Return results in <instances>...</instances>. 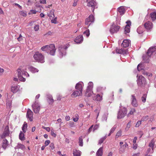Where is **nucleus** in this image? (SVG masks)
<instances>
[{"label":"nucleus","instance_id":"nucleus-1","mask_svg":"<svg viewBox=\"0 0 156 156\" xmlns=\"http://www.w3.org/2000/svg\"><path fill=\"white\" fill-rule=\"evenodd\" d=\"M41 49L42 51H46L52 55H54L56 51L55 46L53 44L43 46Z\"/></svg>","mask_w":156,"mask_h":156},{"label":"nucleus","instance_id":"nucleus-2","mask_svg":"<svg viewBox=\"0 0 156 156\" xmlns=\"http://www.w3.org/2000/svg\"><path fill=\"white\" fill-rule=\"evenodd\" d=\"M33 57L36 62L43 63L44 62V57L41 53L36 52L34 55Z\"/></svg>","mask_w":156,"mask_h":156},{"label":"nucleus","instance_id":"nucleus-3","mask_svg":"<svg viewBox=\"0 0 156 156\" xmlns=\"http://www.w3.org/2000/svg\"><path fill=\"white\" fill-rule=\"evenodd\" d=\"M17 71L18 73V78L20 81H25V79L22 76L23 75L26 76H29V74L28 73L26 72L24 70H21L20 69H18Z\"/></svg>","mask_w":156,"mask_h":156},{"label":"nucleus","instance_id":"nucleus-4","mask_svg":"<svg viewBox=\"0 0 156 156\" xmlns=\"http://www.w3.org/2000/svg\"><path fill=\"white\" fill-rule=\"evenodd\" d=\"M93 87V83L91 82H90L88 83V86L87 87L86 91L85 93V96L87 97H90L92 94L93 93L92 91Z\"/></svg>","mask_w":156,"mask_h":156},{"label":"nucleus","instance_id":"nucleus-5","mask_svg":"<svg viewBox=\"0 0 156 156\" xmlns=\"http://www.w3.org/2000/svg\"><path fill=\"white\" fill-rule=\"evenodd\" d=\"M127 113V110L126 108H123L122 109L120 108L117 115V118L120 119L124 117Z\"/></svg>","mask_w":156,"mask_h":156},{"label":"nucleus","instance_id":"nucleus-6","mask_svg":"<svg viewBox=\"0 0 156 156\" xmlns=\"http://www.w3.org/2000/svg\"><path fill=\"white\" fill-rule=\"evenodd\" d=\"M69 45V44H67L66 46H60L58 48L60 55L61 57H62L63 55H65L66 53V50Z\"/></svg>","mask_w":156,"mask_h":156},{"label":"nucleus","instance_id":"nucleus-7","mask_svg":"<svg viewBox=\"0 0 156 156\" xmlns=\"http://www.w3.org/2000/svg\"><path fill=\"white\" fill-rule=\"evenodd\" d=\"M138 78L137 81V84L139 86H141L143 84H144L145 83L146 81L145 78L141 75H140L138 76H137Z\"/></svg>","mask_w":156,"mask_h":156},{"label":"nucleus","instance_id":"nucleus-8","mask_svg":"<svg viewBox=\"0 0 156 156\" xmlns=\"http://www.w3.org/2000/svg\"><path fill=\"white\" fill-rule=\"evenodd\" d=\"M94 16L93 15H90L88 18L86 19L85 24L89 27L91 23L94 22Z\"/></svg>","mask_w":156,"mask_h":156},{"label":"nucleus","instance_id":"nucleus-9","mask_svg":"<svg viewBox=\"0 0 156 156\" xmlns=\"http://www.w3.org/2000/svg\"><path fill=\"white\" fill-rule=\"evenodd\" d=\"M32 107L35 113H39L40 110V106L38 102L35 101V103L32 105Z\"/></svg>","mask_w":156,"mask_h":156},{"label":"nucleus","instance_id":"nucleus-10","mask_svg":"<svg viewBox=\"0 0 156 156\" xmlns=\"http://www.w3.org/2000/svg\"><path fill=\"white\" fill-rule=\"evenodd\" d=\"M9 128L8 126H7L5 127L3 133L1 136L2 138H4L5 137L9 136Z\"/></svg>","mask_w":156,"mask_h":156},{"label":"nucleus","instance_id":"nucleus-11","mask_svg":"<svg viewBox=\"0 0 156 156\" xmlns=\"http://www.w3.org/2000/svg\"><path fill=\"white\" fill-rule=\"evenodd\" d=\"M119 26L115 25H112L110 29V31L112 34L116 33L119 29Z\"/></svg>","mask_w":156,"mask_h":156},{"label":"nucleus","instance_id":"nucleus-12","mask_svg":"<svg viewBox=\"0 0 156 156\" xmlns=\"http://www.w3.org/2000/svg\"><path fill=\"white\" fill-rule=\"evenodd\" d=\"M33 112L29 109H28L27 112L26 117L31 122L33 121Z\"/></svg>","mask_w":156,"mask_h":156},{"label":"nucleus","instance_id":"nucleus-13","mask_svg":"<svg viewBox=\"0 0 156 156\" xmlns=\"http://www.w3.org/2000/svg\"><path fill=\"white\" fill-rule=\"evenodd\" d=\"M131 104L134 107H137L138 104L134 95H132L131 96Z\"/></svg>","mask_w":156,"mask_h":156},{"label":"nucleus","instance_id":"nucleus-14","mask_svg":"<svg viewBox=\"0 0 156 156\" xmlns=\"http://www.w3.org/2000/svg\"><path fill=\"white\" fill-rule=\"evenodd\" d=\"M82 95V93L81 91L76 90L73 91L71 95L72 98H75L78 96H81Z\"/></svg>","mask_w":156,"mask_h":156},{"label":"nucleus","instance_id":"nucleus-15","mask_svg":"<svg viewBox=\"0 0 156 156\" xmlns=\"http://www.w3.org/2000/svg\"><path fill=\"white\" fill-rule=\"evenodd\" d=\"M83 82H79L77 83L75 86V89L76 90L81 92L82 93L83 91Z\"/></svg>","mask_w":156,"mask_h":156},{"label":"nucleus","instance_id":"nucleus-16","mask_svg":"<svg viewBox=\"0 0 156 156\" xmlns=\"http://www.w3.org/2000/svg\"><path fill=\"white\" fill-rule=\"evenodd\" d=\"M144 26L147 30H150L152 28V23L151 22L148 21L144 23Z\"/></svg>","mask_w":156,"mask_h":156},{"label":"nucleus","instance_id":"nucleus-17","mask_svg":"<svg viewBox=\"0 0 156 156\" xmlns=\"http://www.w3.org/2000/svg\"><path fill=\"white\" fill-rule=\"evenodd\" d=\"M83 38L82 35H80L77 36L74 39V41L77 43H81L83 41Z\"/></svg>","mask_w":156,"mask_h":156},{"label":"nucleus","instance_id":"nucleus-18","mask_svg":"<svg viewBox=\"0 0 156 156\" xmlns=\"http://www.w3.org/2000/svg\"><path fill=\"white\" fill-rule=\"evenodd\" d=\"M127 24L125 28V33L126 34L127 33H129L130 32V25H131V22L129 21H128L126 22Z\"/></svg>","mask_w":156,"mask_h":156},{"label":"nucleus","instance_id":"nucleus-19","mask_svg":"<svg viewBox=\"0 0 156 156\" xmlns=\"http://www.w3.org/2000/svg\"><path fill=\"white\" fill-rule=\"evenodd\" d=\"M87 6L89 7H91L92 8V11L93 12L94 10V3L93 0H87Z\"/></svg>","mask_w":156,"mask_h":156},{"label":"nucleus","instance_id":"nucleus-20","mask_svg":"<svg viewBox=\"0 0 156 156\" xmlns=\"http://www.w3.org/2000/svg\"><path fill=\"white\" fill-rule=\"evenodd\" d=\"M156 50V48L154 47L150 48L147 52V55L149 56H151L154 52Z\"/></svg>","mask_w":156,"mask_h":156},{"label":"nucleus","instance_id":"nucleus-21","mask_svg":"<svg viewBox=\"0 0 156 156\" xmlns=\"http://www.w3.org/2000/svg\"><path fill=\"white\" fill-rule=\"evenodd\" d=\"M9 145V144L8 140L6 139H4L3 140L2 147L5 150Z\"/></svg>","mask_w":156,"mask_h":156},{"label":"nucleus","instance_id":"nucleus-22","mask_svg":"<svg viewBox=\"0 0 156 156\" xmlns=\"http://www.w3.org/2000/svg\"><path fill=\"white\" fill-rule=\"evenodd\" d=\"M130 41L128 40H124L122 44V46L124 48H126L129 46Z\"/></svg>","mask_w":156,"mask_h":156},{"label":"nucleus","instance_id":"nucleus-23","mask_svg":"<svg viewBox=\"0 0 156 156\" xmlns=\"http://www.w3.org/2000/svg\"><path fill=\"white\" fill-rule=\"evenodd\" d=\"M19 86H12L11 88V91L13 93H16L19 90Z\"/></svg>","mask_w":156,"mask_h":156},{"label":"nucleus","instance_id":"nucleus-24","mask_svg":"<svg viewBox=\"0 0 156 156\" xmlns=\"http://www.w3.org/2000/svg\"><path fill=\"white\" fill-rule=\"evenodd\" d=\"M97 156H102L103 154V147H101L99 148L96 153Z\"/></svg>","mask_w":156,"mask_h":156},{"label":"nucleus","instance_id":"nucleus-25","mask_svg":"<svg viewBox=\"0 0 156 156\" xmlns=\"http://www.w3.org/2000/svg\"><path fill=\"white\" fill-rule=\"evenodd\" d=\"M144 31V29L143 28V27L142 26H140L139 27L137 30V32L139 34H142Z\"/></svg>","mask_w":156,"mask_h":156},{"label":"nucleus","instance_id":"nucleus-26","mask_svg":"<svg viewBox=\"0 0 156 156\" xmlns=\"http://www.w3.org/2000/svg\"><path fill=\"white\" fill-rule=\"evenodd\" d=\"M151 56H149L147 54L145 55H144L143 56V60L144 61V62H148L149 59Z\"/></svg>","mask_w":156,"mask_h":156},{"label":"nucleus","instance_id":"nucleus-27","mask_svg":"<svg viewBox=\"0 0 156 156\" xmlns=\"http://www.w3.org/2000/svg\"><path fill=\"white\" fill-rule=\"evenodd\" d=\"M118 11L120 13V15H122L124 14L125 10L123 7H120L119 8Z\"/></svg>","mask_w":156,"mask_h":156},{"label":"nucleus","instance_id":"nucleus-28","mask_svg":"<svg viewBox=\"0 0 156 156\" xmlns=\"http://www.w3.org/2000/svg\"><path fill=\"white\" fill-rule=\"evenodd\" d=\"M81 152L79 150L76 149L74 150L73 152V156H80Z\"/></svg>","mask_w":156,"mask_h":156},{"label":"nucleus","instance_id":"nucleus-29","mask_svg":"<svg viewBox=\"0 0 156 156\" xmlns=\"http://www.w3.org/2000/svg\"><path fill=\"white\" fill-rule=\"evenodd\" d=\"M24 136V133H22V131H20L19 135V138L20 139L21 141L24 140H25Z\"/></svg>","mask_w":156,"mask_h":156},{"label":"nucleus","instance_id":"nucleus-30","mask_svg":"<svg viewBox=\"0 0 156 156\" xmlns=\"http://www.w3.org/2000/svg\"><path fill=\"white\" fill-rule=\"evenodd\" d=\"M28 69L30 71L33 73H35L38 71V69L31 66L29 67Z\"/></svg>","mask_w":156,"mask_h":156},{"label":"nucleus","instance_id":"nucleus-31","mask_svg":"<svg viewBox=\"0 0 156 156\" xmlns=\"http://www.w3.org/2000/svg\"><path fill=\"white\" fill-rule=\"evenodd\" d=\"M27 122H25L22 128V130L24 133H25L26 132V131L27 129Z\"/></svg>","mask_w":156,"mask_h":156},{"label":"nucleus","instance_id":"nucleus-32","mask_svg":"<svg viewBox=\"0 0 156 156\" xmlns=\"http://www.w3.org/2000/svg\"><path fill=\"white\" fill-rule=\"evenodd\" d=\"M94 99L98 101H100L102 100V96H101L99 94H97L95 96V99Z\"/></svg>","mask_w":156,"mask_h":156},{"label":"nucleus","instance_id":"nucleus-33","mask_svg":"<svg viewBox=\"0 0 156 156\" xmlns=\"http://www.w3.org/2000/svg\"><path fill=\"white\" fill-rule=\"evenodd\" d=\"M15 148H17V149H21L22 150H24L25 148V146L21 144H18L16 146V147H15Z\"/></svg>","mask_w":156,"mask_h":156},{"label":"nucleus","instance_id":"nucleus-34","mask_svg":"<svg viewBox=\"0 0 156 156\" xmlns=\"http://www.w3.org/2000/svg\"><path fill=\"white\" fill-rule=\"evenodd\" d=\"M47 98L49 100V101L48 102L50 104L51 103H53L54 102V100L52 98V96L51 95L49 94H47Z\"/></svg>","mask_w":156,"mask_h":156},{"label":"nucleus","instance_id":"nucleus-35","mask_svg":"<svg viewBox=\"0 0 156 156\" xmlns=\"http://www.w3.org/2000/svg\"><path fill=\"white\" fill-rule=\"evenodd\" d=\"M155 141L154 140V139H153L151 140V142H150L149 146L151 148L152 150L153 149L154 147V145Z\"/></svg>","mask_w":156,"mask_h":156},{"label":"nucleus","instance_id":"nucleus-36","mask_svg":"<svg viewBox=\"0 0 156 156\" xmlns=\"http://www.w3.org/2000/svg\"><path fill=\"white\" fill-rule=\"evenodd\" d=\"M151 17L153 20H154L156 19V12L151 13Z\"/></svg>","mask_w":156,"mask_h":156},{"label":"nucleus","instance_id":"nucleus-37","mask_svg":"<svg viewBox=\"0 0 156 156\" xmlns=\"http://www.w3.org/2000/svg\"><path fill=\"white\" fill-rule=\"evenodd\" d=\"M79 146L81 147L83 146V139L82 136L80 137L79 138Z\"/></svg>","mask_w":156,"mask_h":156},{"label":"nucleus","instance_id":"nucleus-38","mask_svg":"<svg viewBox=\"0 0 156 156\" xmlns=\"http://www.w3.org/2000/svg\"><path fill=\"white\" fill-rule=\"evenodd\" d=\"M143 64L142 63L138 65L137 66V70L139 71H140L141 70H144L143 67Z\"/></svg>","mask_w":156,"mask_h":156},{"label":"nucleus","instance_id":"nucleus-39","mask_svg":"<svg viewBox=\"0 0 156 156\" xmlns=\"http://www.w3.org/2000/svg\"><path fill=\"white\" fill-rule=\"evenodd\" d=\"M126 148L123 147V145H121L119 149V152L120 153H122L125 151Z\"/></svg>","mask_w":156,"mask_h":156},{"label":"nucleus","instance_id":"nucleus-40","mask_svg":"<svg viewBox=\"0 0 156 156\" xmlns=\"http://www.w3.org/2000/svg\"><path fill=\"white\" fill-rule=\"evenodd\" d=\"M147 98V94H143L142 96L141 97V100L142 101L143 103H145L146 101V98Z\"/></svg>","mask_w":156,"mask_h":156},{"label":"nucleus","instance_id":"nucleus-41","mask_svg":"<svg viewBox=\"0 0 156 156\" xmlns=\"http://www.w3.org/2000/svg\"><path fill=\"white\" fill-rule=\"evenodd\" d=\"M106 136H105L101 138L99 141L98 144H101L103 142L104 140L106 139Z\"/></svg>","mask_w":156,"mask_h":156},{"label":"nucleus","instance_id":"nucleus-42","mask_svg":"<svg viewBox=\"0 0 156 156\" xmlns=\"http://www.w3.org/2000/svg\"><path fill=\"white\" fill-rule=\"evenodd\" d=\"M131 121H130L127 124L126 127L125 128V130L127 131L131 126Z\"/></svg>","mask_w":156,"mask_h":156},{"label":"nucleus","instance_id":"nucleus-43","mask_svg":"<svg viewBox=\"0 0 156 156\" xmlns=\"http://www.w3.org/2000/svg\"><path fill=\"white\" fill-rule=\"evenodd\" d=\"M142 72L143 74L144 75H146L147 76H152V74L151 73H147L144 70H143Z\"/></svg>","mask_w":156,"mask_h":156},{"label":"nucleus","instance_id":"nucleus-44","mask_svg":"<svg viewBox=\"0 0 156 156\" xmlns=\"http://www.w3.org/2000/svg\"><path fill=\"white\" fill-rule=\"evenodd\" d=\"M84 35H86V36L88 37L90 35V31L88 29L83 32Z\"/></svg>","mask_w":156,"mask_h":156},{"label":"nucleus","instance_id":"nucleus-45","mask_svg":"<svg viewBox=\"0 0 156 156\" xmlns=\"http://www.w3.org/2000/svg\"><path fill=\"white\" fill-rule=\"evenodd\" d=\"M19 13L21 15L25 17L27 16V13L23 11H21L19 12Z\"/></svg>","mask_w":156,"mask_h":156},{"label":"nucleus","instance_id":"nucleus-46","mask_svg":"<svg viewBox=\"0 0 156 156\" xmlns=\"http://www.w3.org/2000/svg\"><path fill=\"white\" fill-rule=\"evenodd\" d=\"M122 135V131L120 130L117 132L115 136V138H118L120 136Z\"/></svg>","mask_w":156,"mask_h":156},{"label":"nucleus","instance_id":"nucleus-47","mask_svg":"<svg viewBox=\"0 0 156 156\" xmlns=\"http://www.w3.org/2000/svg\"><path fill=\"white\" fill-rule=\"evenodd\" d=\"M136 112V110L134 108H131L129 113L128 114V115H133L134 112Z\"/></svg>","mask_w":156,"mask_h":156},{"label":"nucleus","instance_id":"nucleus-48","mask_svg":"<svg viewBox=\"0 0 156 156\" xmlns=\"http://www.w3.org/2000/svg\"><path fill=\"white\" fill-rule=\"evenodd\" d=\"M149 118V116L147 115L143 117L141 119L142 121H146Z\"/></svg>","mask_w":156,"mask_h":156},{"label":"nucleus","instance_id":"nucleus-49","mask_svg":"<svg viewBox=\"0 0 156 156\" xmlns=\"http://www.w3.org/2000/svg\"><path fill=\"white\" fill-rule=\"evenodd\" d=\"M105 87L103 88L102 87L99 86L97 87V90L99 92V91H101L103 89L105 90Z\"/></svg>","mask_w":156,"mask_h":156},{"label":"nucleus","instance_id":"nucleus-50","mask_svg":"<svg viewBox=\"0 0 156 156\" xmlns=\"http://www.w3.org/2000/svg\"><path fill=\"white\" fill-rule=\"evenodd\" d=\"M116 52L119 54H122V53H123V49H116Z\"/></svg>","mask_w":156,"mask_h":156},{"label":"nucleus","instance_id":"nucleus-51","mask_svg":"<svg viewBox=\"0 0 156 156\" xmlns=\"http://www.w3.org/2000/svg\"><path fill=\"white\" fill-rule=\"evenodd\" d=\"M76 117L74 118H73V120L75 122H76L78 121V119H79V116L78 115L76 114L75 115Z\"/></svg>","mask_w":156,"mask_h":156},{"label":"nucleus","instance_id":"nucleus-52","mask_svg":"<svg viewBox=\"0 0 156 156\" xmlns=\"http://www.w3.org/2000/svg\"><path fill=\"white\" fill-rule=\"evenodd\" d=\"M39 25H36L34 27V30L35 31H38L39 29Z\"/></svg>","mask_w":156,"mask_h":156},{"label":"nucleus","instance_id":"nucleus-53","mask_svg":"<svg viewBox=\"0 0 156 156\" xmlns=\"http://www.w3.org/2000/svg\"><path fill=\"white\" fill-rule=\"evenodd\" d=\"M141 120L138 121L135 125V127H138L141 124Z\"/></svg>","mask_w":156,"mask_h":156},{"label":"nucleus","instance_id":"nucleus-54","mask_svg":"<svg viewBox=\"0 0 156 156\" xmlns=\"http://www.w3.org/2000/svg\"><path fill=\"white\" fill-rule=\"evenodd\" d=\"M51 22L52 23H54L55 24L56 23H57V17H56L53 19L51 20Z\"/></svg>","mask_w":156,"mask_h":156},{"label":"nucleus","instance_id":"nucleus-55","mask_svg":"<svg viewBox=\"0 0 156 156\" xmlns=\"http://www.w3.org/2000/svg\"><path fill=\"white\" fill-rule=\"evenodd\" d=\"M53 33L51 32V31H48L47 33L45 34L44 35L45 36L46 35H52Z\"/></svg>","mask_w":156,"mask_h":156},{"label":"nucleus","instance_id":"nucleus-56","mask_svg":"<svg viewBox=\"0 0 156 156\" xmlns=\"http://www.w3.org/2000/svg\"><path fill=\"white\" fill-rule=\"evenodd\" d=\"M116 127L115 126H113L110 130V132H111V133H113L115 129H116Z\"/></svg>","mask_w":156,"mask_h":156},{"label":"nucleus","instance_id":"nucleus-57","mask_svg":"<svg viewBox=\"0 0 156 156\" xmlns=\"http://www.w3.org/2000/svg\"><path fill=\"white\" fill-rule=\"evenodd\" d=\"M50 143V141L49 140H47L45 141L44 143L45 145L46 146H48Z\"/></svg>","mask_w":156,"mask_h":156},{"label":"nucleus","instance_id":"nucleus-58","mask_svg":"<svg viewBox=\"0 0 156 156\" xmlns=\"http://www.w3.org/2000/svg\"><path fill=\"white\" fill-rule=\"evenodd\" d=\"M51 135L54 137L56 136V134L54 133L53 130H51Z\"/></svg>","mask_w":156,"mask_h":156},{"label":"nucleus","instance_id":"nucleus-59","mask_svg":"<svg viewBox=\"0 0 156 156\" xmlns=\"http://www.w3.org/2000/svg\"><path fill=\"white\" fill-rule=\"evenodd\" d=\"M50 147L51 148L52 150L55 148L54 144L53 143H51L50 145Z\"/></svg>","mask_w":156,"mask_h":156},{"label":"nucleus","instance_id":"nucleus-60","mask_svg":"<svg viewBox=\"0 0 156 156\" xmlns=\"http://www.w3.org/2000/svg\"><path fill=\"white\" fill-rule=\"evenodd\" d=\"M95 112H96V113L97 114V117L98 116L100 112V110L99 108L96 109L95 111Z\"/></svg>","mask_w":156,"mask_h":156},{"label":"nucleus","instance_id":"nucleus-61","mask_svg":"<svg viewBox=\"0 0 156 156\" xmlns=\"http://www.w3.org/2000/svg\"><path fill=\"white\" fill-rule=\"evenodd\" d=\"M43 128L44 129H45V130H47L48 132H49L50 130V129L49 127H44Z\"/></svg>","mask_w":156,"mask_h":156},{"label":"nucleus","instance_id":"nucleus-62","mask_svg":"<svg viewBox=\"0 0 156 156\" xmlns=\"http://www.w3.org/2000/svg\"><path fill=\"white\" fill-rule=\"evenodd\" d=\"M40 1L42 4H46V0H40Z\"/></svg>","mask_w":156,"mask_h":156},{"label":"nucleus","instance_id":"nucleus-63","mask_svg":"<svg viewBox=\"0 0 156 156\" xmlns=\"http://www.w3.org/2000/svg\"><path fill=\"white\" fill-rule=\"evenodd\" d=\"M11 103L10 101H8V102H7L6 105H7L9 107H10L11 105Z\"/></svg>","mask_w":156,"mask_h":156},{"label":"nucleus","instance_id":"nucleus-64","mask_svg":"<svg viewBox=\"0 0 156 156\" xmlns=\"http://www.w3.org/2000/svg\"><path fill=\"white\" fill-rule=\"evenodd\" d=\"M98 127L99 126L98 125H95L93 128L94 131L97 129L98 128Z\"/></svg>","mask_w":156,"mask_h":156}]
</instances>
